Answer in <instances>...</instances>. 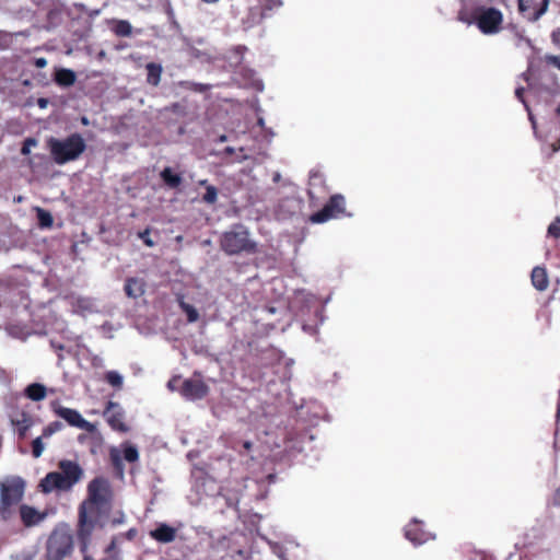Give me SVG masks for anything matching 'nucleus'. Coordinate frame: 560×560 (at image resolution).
Wrapping results in <instances>:
<instances>
[{
  "label": "nucleus",
  "mask_w": 560,
  "mask_h": 560,
  "mask_svg": "<svg viewBox=\"0 0 560 560\" xmlns=\"http://www.w3.org/2000/svg\"><path fill=\"white\" fill-rule=\"evenodd\" d=\"M114 498V489L108 478L97 476L88 483L86 498L78 509L77 537L81 551L88 549L94 529L104 526L101 518L109 514Z\"/></svg>",
  "instance_id": "nucleus-1"
},
{
  "label": "nucleus",
  "mask_w": 560,
  "mask_h": 560,
  "mask_svg": "<svg viewBox=\"0 0 560 560\" xmlns=\"http://www.w3.org/2000/svg\"><path fill=\"white\" fill-rule=\"evenodd\" d=\"M58 468L59 471L48 472L40 480L39 487L42 492L50 493L55 490L69 491L83 477V469L74 460L62 459L58 463Z\"/></svg>",
  "instance_id": "nucleus-2"
},
{
  "label": "nucleus",
  "mask_w": 560,
  "mask_h": 560,
  "mask_svg": "<svg viewBox=\"0 0 560 560\" xmlns=\"http://www.w3.org/2000/svg\"><path fill=\"white\" fill-rule=\"evenodd\" d=\"M220 248L230 256L258 252L257 243L249 237L248 229L241 223L232 225L231 230L221 235Z\"/></svg>",
  "instance_id": "nucleus-3"
},
{
  "label": "nucleus",
  "mask_w": 560,
  "mask_h": 560,
  "mask_svg": "<svg viewBox=\"0 0 560 560\" xmlns=\"http://www.w3.org/2000/svg\"><path fill=\"white\" fill-rule=\"evenodd\" d=\"M47 145L52 160L57 164H66L77 160L85 150L84 139L79 133H73L65 139L49 138Z\"/></svg>",
  "instance_id": "nucleus-4"
},
{
  "label": "nucleus",
  "mask_w": 560,
  "mask_h": 560,
  "mask_svg": "<svg viewBox=\"0 0 560 560\" xmlns=\"http://www.w3.org/2000/svg\"><path fill=\"white\" fill-rule=\"evenodd\" d=\"M25 482L21 477H12L7 479L0 485V499L1 509L0 514L2 520H8L10 515V506L18 504L24 494Z\"/></svg>",
  "instance_id": "nucleus-5"
},
{
  "label": "nucleus",
  "mask_w": 560,
  "mask_h": 560,
  "mask_svg": "<svg viewBox=\"0 0 560 560\" xmlns=\"http://www.w3.org/2000/svg\"><path fill=\"white\" fill-rule=\"evenodd\" d=\"M72 550V536L66 532H54L47 541L45 560H63Z\"/></svg>",
  "instance_id": "nucleus-6"
},
{
  "label": "nucleus",
  "mask_w": 560,
  "mask_h": 560,
  "mask_svg": "<svg viewBox=\"0 0 560 560\" xmlns=\"http://www.w3.org/2000/svg\"><path fill=\"white\" fill-rule=\"evenodd\" d=\"M346 214L345 197L341 194H335L319 211L310 215V222L320 224Z\"/></svg>",
  "instance_id": "nucleus-7"
},
{
  "label": "nucleus",
  "mask_w": 560,
  "mask_h": 560,
  "mask_svg": "<svg viewBox=\"0 0 560 560\" xmlns=\"http://www.w3.org/2000/svg\"><path fill=\"white\" fill-rule=\"evenodd\" d=\"M503 15L501 11L494 8L480 10L477 18L478 28L487 35L497 34L501 30Z\"/></svg>",
  "instance_id": "nucleus-8"
},
{
  "label": "nucleus",
  "mask_w": 560,
  "mask_h": 560,
  "mask_svg": "<svg viewBox=\"0 0 560 560\" xmlns=\"http://www.w3.org/2000/svg\"><path fill=\"white\" fill-rule=\"evenodd\" d=\"M103 416L112 430L119 433L129 432L130 428L126 422L125 410L118 402L109 400L106 404Z\"/></svg>",
  "instance_id": "nucleus-9"
},
{
  "label": "nucleus",
  "mask_w": 560,
  "mask_h": 560,
  "mask_svg": "<svg viewBox=\"0 0 560 560\" xmlns=\"http://www.w3.org/2000/svg\"><path fill=\"white\" fill-rule=\"evenodd\" d=\"M54 411L58 417L62 418L71 427L86 430L89 432L93 430V424L85 420L81 416V413L75 409L58 405L57 407L54 408Z\"/></svg>",
  "instance_id": "nucleus-10"
},
{
  "label": "nucleus",
  "mask_w": 560,
  "mask_h": 560,
  "mask_svg": "<svg viewBox=\"0 0 560 560\" xmlns=\"http://www.w3.org/2000/svg\"><path fill=\"white\" fill-rule=\"evenodd\" d=\"M180 395L189 400H199L209 393V386L202 380L187 378L180 387Z\"/></svg>",
  "instance_id": "nucleus-11"
},
{
  "label": "nucleus",
  "mask_w": 560,
  "mask_h": 560,
  "mask_svg": "<svg viewBox=\"0 0 560 560\" xmlns=\"http://www.w3.org/2000/svg\"><path fill=\"white\" fill-rule=\"evenodd\" d=\"M405 537L415 546H419L433 539L434 536L423 528V523L412 520L405 526Z\"/></svg>",
  "instance_id": "nucleus-12"
},
{
  "label": "nucleus",
  "mask_w": 560,
  "mask_h": 560,
  "mask_svg": "<svg viewBox=\"0 0 560 560\" xmlns=\"http://www.w3.org/2000/svg\"><path fill=\"white\" fill-rule=\"evenodd\" d=\"M549 0H518V9L529 21H537L548 10Z\"/></svg>",
  "instance_id": "nucleus-13"
},
{
  "label": "nucleus",
  "mask_w": 560,
  "mask_h": 560,
  "mask_svg": "<svg viewBox=\"0 0 560 560\" xmlns=\"http://www.w3.org/2000/svg\"><path fill=\"white\" fill-rule=\"evenodd\" d=\"M19 511L21 521L25 527L36 526L46 517V513H42L27 504L20 505Z\"/></svg>",
  "instance_id": "nucleus-14"
},
{
  "label": "nucleus",
  "mask_w": 560,
  "mask_h": 560,
  "mask_svg": "<svg viewBox=\"0 0 560 560\" xmlns=\"http://www.w3.org/2000/svg\"><path fill=\"white\" fill-rule=\"evenodd\" d=\"M150 536L159 542L168 544L175 540L176 529L165 523H162L155 529L150 532Z\"/></svg>",
  "instance_id": "nucleus-15"
},
{
  "label": "nucleus",
  "mask_w": 560,
  "mask_h": 560,
  "mask_svg": "<svg viewBox=\"0 0 560 560\" xmlns=\"http://www.w3.org/2000/svg\"><path fill=\"white\" fill-rule=\"evenodd\" d=\"M124 290L127 296L138 299L144 294L145 282L141 278H127Z\"/></svg>",
  "instance_id": "nucleus-16"
},
{
  "label": "nucleus",
  "mask_w": 560,
  "mask_h": 560,
  "mask_svg": "<svg viewBox=\"0 0 560 560\" xmlns=\"http://www.w3.org/2000/svg\"><path fill=\"white\" fill-rule=\"evenodd\" d=\"M530 280L533 287L540 292L546 291L549 287L547 270L544 267L536 266L532 270Z\"/></svg>",
  "instance_id": "nucleus-17"
},
{
  "label": "nucleus",
  "mask_w": 560,
  "mask_h": 560,
  "mask_svg": "<svg viewBox=\"0 0 560 560\" xmlns=\"http://www.w3.org/2000/svg\"><path fill=\"white\" fill-rule=\"evenodd\" d=\"M24 394L33 401H40L46 397L47 390L43 384L32 383L25 388Z\"/></svg>",
  "instance_id": "nucleus-18"
},
{
  "label": "nucleus",
  "mask_w": 560,
  "mask_h": 560,
  "mask_svg": "<svg viewBox=\"0 0 560 560\" xmlns=\"http://www.w3.org/2000/svg\"><path fill=\"white\" fill-rule=\"evenodd\" d=\"M55 80L61 86H71L74 84L77 75L74 71L62 68L56 72Z\"/></svg>",
  "instance_id": "nucleus-19"
},
{
  "label": "nucleus",
  "mask_w": 560,
  "mask_h": 560,
  "mask_svg": "<svg viewBox=\"0 0 560 560\" xmlns=\"http://www.w3.org/2000/svg\"><path fill=\"white\" fill-rule=\"evenodd\" d=\"M35 210L38 226L40 229H50L54 224V218L51 213L39 207H37Z\"/></svg>",
  "instance_id": "nucleus-20"
},
{
  "label": "nucleus",
  "mask_w": 560,
  "mask_h": 560,
  "mask_svg": "<svg viewBox=\"0 0 560 560\" xmlns=\"http://www.w3.org/2000/svg\"><path fill=\"white\" fill-rule=\"evenodd\" d=\"M147 71H148V82L154 86H156L160 83L161 74H162V67L156 63H148L147 65Z\"/></svg>",
  "instance_id": "nucleus-21"
},
{
  "label": "nucleus",
  "mask_w": 560,
  "mask_h": 560,
  "mask_svg": "<svg viewBox=\"0 0 560 560\" xmlns=\"http://www.w3.org/2000/svg\"><path fill=\"white\" fill-rule=\"evenodd\" d=\"M105 381L115 388L120 389L124 384L122 376L116 371H108L105 373Z\"/></svg>",
  "instance_id": "nucleus-22"
},
{
  "label": "nucleus",
  "mask_w": 560,
  "mask_h": 560,
  "mask_svg": "<svg viewBox=\"0 0 560 560\" xmlns=\"http://www.w3.org/2000/svg\"><path fill=\"white\" fill-rule=\"evenodd\" d=\"M124 458L129 463H135L139 459V452L135 445L126 444L124 447Z\"/></svg>",
  "instance_id": "nucleus-23"
},
{
  "label": "nucleus",
  "mask_w": 560,
  "mask_h": 560,
  "mask_svg": "<svg viewBox=\"0 0 560 560\" xmlns=\"http://www.w3.org/2000/svg\"><path fill=\"white\" fill-rule=\"evenodd\" d=\"M62 428L63 424L60 421H52L43 429L42 435L47 439L51 436L54 433L60 431Z\"/></svg>",
  "instance_id": "nucleus-24"
},
{
  "label": "nucleus",
  "mask_w": 560,
  "mask_h": 560,
  "mask_svg": "<svg viewBox=\"0 0 560 560\" xmlns=\"http://www.w3.org/2000/svg\"><path fill=\"white\" fill-rule=\"evenodd\" d=\"M218 190L214 186H207L206 192L202 196V200L209 205L217 201Z\"/></svg>",
  "instance_id": "nucleus-25"
},
{
  "label": "nucleus",
  "mask_w": 560,
  "mask_h": 560,
  "mask_svg": "<svg viewBox=\"0 0 560 560\" xmlns=\"http://www.w3.org/2000/svg\"><path fill=\"white\" fill-rule=\"evenodd\" d=\"M43 438H44L43 435L38 436L35 440H33V442H32V454L35 458L40 457L43 454V451H44V444L42 441Z\"/></svg>",
  "instance_id": "nucleus-26"
},
{
  "label": "nucleus",
  "mask_w": 560,
  "mask_h": 560,
  "mask_svg": "<svg viewBox=\"0 0 560 560\" xmlns=\"http://www.w3.org/2000/svg\"><path fill=\"white\" fill-rule=\"evenodd\" d=\"M115 32L120 36H129L131 34V25L126 21H119L116 24Z\"/></svg>",
  "instance_id": "nucleus-27"
},
{
  "label": "nucleus",
  "mask_w": 560,
  "mask_h": 560,
  "mask_svg": "<svg viewBox=\"0 0 560 560\" xmlns=\"http://www.w3.org/2000/svg\"><path fill=\"white\" fill-rule=\"evenodd\" d=\"M548 234L555 238H560V217L548 226Z\"/></svg>",
  "instance_id": "nucleus-28"
},
{
  "label": "nucleus",
  "mask_w": 560,
  "mask_h": 560,
  "mask_svg": "<svg viewBox=\"0 0 560 560\" xmlns=\"http://www.w3.org/2000/svg\"><path fill=\"white\" fill-rule=\"evenodd\" d=\"M38 144L35 138L25 139L21 152L23 155H27L31 153L32 148H35Z\"/></svg>",
  "instance_id": "nucleus-29"
},
{
  "label": "nucleus",
  "mask_w": 560,
  "mask_h": 560,
  "mask_svg": "<svg viewBox=\"0 0 560 560\" xmlns=\"http://www.w3.org/2000/svg\"><path fill=\"white\" fill-rule=\"evenodd\" d=\"M150 229H145L144 231H141L138 233V236L139 238L142 240V242L148 246V247H152L154 246V242L152 241V238L150 237Z\"/></svg>",
  "instance_id": "nucleus-30"
},
{
  "label": "nucleus",
  "mask_w": 560,
  "mask_h": 560,
  "mask_svg": "<svg viewBox=\"0 0 560 560\" xmlns=\"http://www.w3.org/2000/svg\"><path fill=\"white\" fill-rule=\"evenodd\" d=\"M185 311L187 313L188 322L192 323L198 319V312L192 306L186 305Z\"/></svg>",
  "instance_id": "nucleus-31"
},
{
  "label": "nucleus",
  "mask_w": 560,
  "mask_h": 560,
  "mask_svg": "<svg viewBox=\"0 0 560 560\" xmlns=\"http://www.w3.org/2000/svg\"><path fill=\"white\" fill-rule=\"evenodd\" d=\"M23 416V424L19 428V434L20 436H25L26 434V431L28 430L30 428V422H28V419H27V416L25 413L22 415Z\"/></svg>",
  "instance_id": "nucleus-32"
},
{
  "label": "nucleus",
  "mask_w": 560,
  "mask_h": 560,
  "mask_svg": "<svg viewBox=\"0 0 560 560\" xmlns=\"http://www.w3.org/2000/svg\"><path fill=\"white\" fill-rule=\"evenodd\" d=\"M163 179L165 184L171 188L177 187L182 182V177H163Z\"/></svg>",
  "instance_id": "nucleus-33"
},
{
  "label": "nucleus",
  "mask_w": 560,
  "mask_h": 560,
  "mask_svg": "<svg viewBox=\"0 0 560 560\" xmlns=\"http://www.w3.org/2000/svg\"><path fill=\"white\" fill-rule=\"evenodd\" d=\"M546 61L560 70V56L547 55L545 57Z\"/></svg>",
  "instance_id": "nucleus-34"
},
{
  "label": "nucleus",
  "mask_w": 560,
  "mask_h": 560,
  "mask_svg": "<svg viewBox=\"0 0 560 560\" xmlns=\"http://www.w3.org/2000/svg\"><path fill=\"white\" fill-rule=\"evenodd\" d=\"M125 522V515L122 512H119L118 513V516H115L113 520H112V525L113 526H117V525H120Z\"/></svg>",
  "instance_id": "nucleus-35"
},
{
  "label": "nucleus",
  "mask_w": 560,
  "mask_h": 560,
  "mask_svg": "<svg viewBox=\"0 0 560 560\" xmlns=\"http://www.w3.org/2000/svg\"><path fill=\"white\" fill-rule=\"evenodd\" d=\"M180 381V376H174L172 377L168 383H167V387L171 389V390H175L176 388V383H178Z\"/></svg>",
  "instance_id": "nucleus-36"
},
{
  "label": "nucleus",
  "mask_w": 560,
  "mask_h": 560,
  "mask_svg": "<svg viewBox=\"0 0 560 560\" xmlns=\"http://www.w3.org/2000/svg\"><path fill=\"white\" fill-rule=\"evenodd\" d=\"M552 42L555 45H557L558 47H560V28L556 30L552 35Z\"/></svg>",
  "instance_id": "nucleus-37"
},
{
  "label": "nucleus",
  "mask_w": 560,
  "mask_h": 560,
  "mask_svg": "<svg viewBox=\"0 0 560 560\" xmlns=\"http://www.w3.org/2000/svg\"><path fill=\"white\" fill-rule=\"evenodd\" d=\"M35 66L40 69L45 68L47 66V60L45 58H37L35 60Z\"/></svg>",
  "instance_id": "nucleus-38"
},
{
  "label": "nucleus",
  "mask_w": 560,
  "mask_h": 560,
  "mask_svg": "<svg viewBox=\"0 0 560 560\" xmlns=\"http://www.w3.org/2000/svg\"><path fill=\"white\" fill-rule=\"evenodd\" d=\"M137 535V529L136 528H130L127 533H126V538L128 540H132Z\"/></svg>",
  "instance_id": "nucleus-39"
},
{
  "label": "nucleus",
  "mask_w": 560,
  "mask_h": 560,
  "mask_svg": "<svg viewBox=\"0 0 560 560\" xmlns=\"http://www.w3.org/2000/svg\"><path fill=\"white\" fill-rule=\"evenodd\" d=\"M37 104L40 108H46L48 106V100L47 98H38Z\"/></svg>",
  "instance_id": "nucleus-40"
},
{
  "label": "nucleus",
  "mask_w": 560,
  "mask_h": 560,
  "mask_svg": "<svg viewBox=\"0 0 560 560\" xmlns=\"http://www.w3.org/2000/svg\"><path fill=\"white\" fill-rule=\"evenodd\" d=\"M115 548H116V539H115V538H113V539H112V541H110V544L108 545V547L106 548V550H105V551H106L107 553H109V552H112Z\"/></svg>",
  "instance_id": "nucleus-41"
},
{
  "label": "nucleus",
  "mask_w": 560,
  "mask_h": 560,
  "mask_svg": "<svg viewBox=\"0 0 560 560\" xmlns=\"http://www.w3.org/2000/svg\"><path fill=\"white\" fill-rule=\"evenodd\" d=\"M242 446L246 452H248L253 448V443L250 441H244Z\"/></svg>",
  "instance_id": "nucleus-42"
},
{
  "label": "nucleus",
  "mask_w": 560,
  "mask_h": 560,
  "mask_svg": "<svg viewBox=\"0 0 560 560\" xmlns=\"http://www.w3.org/2000/svg\"><path fill=\"white\" fill-rule=\"evenodd\" d=\"M112 459H113V464L116 466V467H119L120 466V459L118 457V455H113L112 456Z\"/></svg>",
  "instance_id": "nucleus-43"
},
{
  "label": "nucleus",
  "mask_w": 560,
  "mask_h": 560,
  "mask_svg": "<svg viewBox=\"0 0 560 560\" xmlns=\"http://www.w3.org/2000/svg\"><path fill=\"white\" fill-rule=\"evenodd\" d=\"M523 92H524V88H517L516 91H515V94L516 96L521 100H522V95H523Z\"/></svg>",
  "instance_id": "nucleus-44"
},
{
  "label": "nucleus",
  "mask_w": 560,
  "mask_h": 560,
  "mask_svg": "<svg viewBox=\"0 0 560 560\" xmlns=\"http://www.w3.org/2000/svg\"><path fill=\"white\" fill-rule=\"evenodd\" d=\"M160 175H163V176H166V175H173L172 172H171V168L166 167L164 168Z\"/></svg>",
  "instance_id": "nucleus-45"
},
{
  "label": "nucleus",
  "mask_w": 560,
  "mask_h": 560,
  "mask_svg": "<svg viewBox=\"0 0 560 560\" xmlns=\"http://www.w3.org/2000/svg\"><path fill=\"white\" fill-rule=\"evenodd\" d=\"M560 149V142L559 143H553L552 144V151L556 152Z\"/></svg>",
  "instance_id": "nucleus-46"
},
{
  "label": "nucleus",
  "mask_w": 560,
  "mask_h": 560,
  "mask_svg": "<svg viewBox=\"0 0 560 560\" xmlns=\"http://www.w3.org/2000/svg\"><path fill=\"white\" fill-rule=\"evenodd\" d=\"M82 124H83V125H88V124H89L88 118L83 117V118H82Z\"/></svg>",
  "instance_id": "nucleus-47"
},
{
  "label": "nucleus",
  "mask_w": 560,
  "mask_h": 560,
  "mask_svg": "<svg viewBox=\"0 0 560 560\" xmlns=\"http://www.w3.org/2000/svg\"><path fill=\"white\" fill-rule=\"evenodd\" d=\"M280 178H281V177H279V176L273 177V179H275V182H276V183H278V182L280 180Z\"/></svg>",
  "instance_id": "nucleus-48"
},
{
  "label": "nucleus",
  "mask_w": 560,
  "mask_h": 560,
  "mask_svg": "<svg viewBox=\"0 0 560 560\" xmlns=\"http://www.w3.org/2000/svg\"><path fill=\"white\" fill-rule=\"evenodd\" d=\"M12 424H14V425H19V424H20V421H14V420H12Z\"/></svg>",
  "instance_id": "nucleus-49"
},
{
  "label": "nucleus",
  "mask_w": 560,
  "mask_h": 560,
  "mask_svg": "<svg viewBox=\"0 0 560 560\" xmlns=\"http://www.w3.org/2000/svg\"><path fill=\"white\" fill-rule=\"evenodd\" d=\"M557 114L560 115V105L557 108Z\"/></svg>",
  "instance_id": "nucleus-50"
},
{
  "label": "nucleus",
  "mask_w": 560,
  "mask_h": 560,
  "mask_svg": "<svg viewBox=\"0 0 560 560\" xmlns=\"http://www.w3.org/2000/svg\"><path fill=\"white\" fill-rule=\"evenodd\" d=\"M220 140L225 141V136H222Z\"/></svg>",
  "instance_id": "nucleus-51"
},
{
  "label": "nucleus",
  "mask_w": 560,
  "mask_h": 560,
  "mask_svg": "<svg viewBox=\"0 0 560 560\" xmlns=\"http://www.w3.org/2000/svg\"><path fill=\"white\" fill-rule=\"evenodd\" d=\"M279 560H285L284 558H280Z\"/></svg>",
  "instance_id": "nucleus-52"
}]
</instances>
